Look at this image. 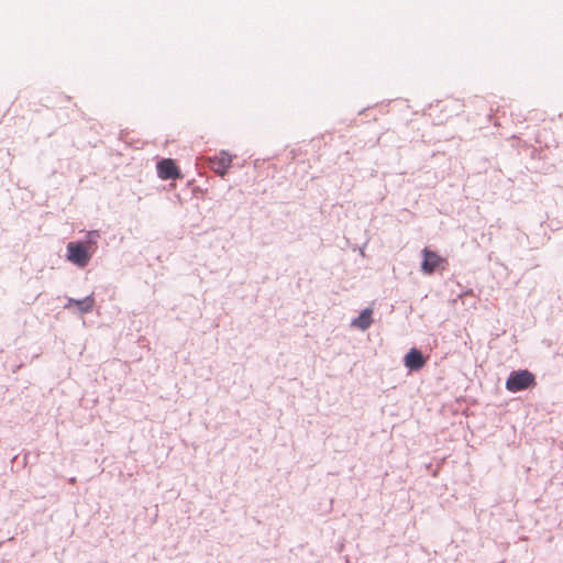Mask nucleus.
<instances>
[{"label":"nucleus","mask_w":563,"mask_h":563,"mask_svg":"<svg viewBox=\"0 0 563 563\" xmlns=\"http://www.w3.org/2000/svg\"><path fill=\"white\" fill-rule=\"evenodd\" d=\"M93 298L91 296H88L81 300L70 299L69 306L76 305L81 312H89L93 307Z\"/></svg>","instance_id":"6e6552de"},{"label":"nucleus","mask_w":563,"mask_h":563,"mask_svg":"<svg viewBox=\"0 0 563 563\" xmlns=\"http://www.w3.org/2000/svg\"><path fill=\"white\" fill-rule=\"evenodd\" d=\"M373 310L369 308L364 309L357 318H355L352 321V325L360 329V330H366L371 327L373 319H372Z\"/></svg>","instance_id":"0eeeda50"},{"label":"nucleus","mask_w":563,"mask_h":563,"mask_svg":"<svg viewBox=\"0 0 563 563\" xmlns=\"http://www.w3.org/2000/svg\"><path fill=\"white\" fill-rule=\"evenodd\" d=\"M534 385V375L527 369L512 372L506 382V388L511 393L525 390L527 388L533 387Z\"/></svg>","instance_id":"f03ea898"},{"label":"nucleus","mask_w":563,"mask_h":563,"mask_svg":"<svg viewBox=\"0 0 563 563\" xmlns=\"http://www.w3.org/2000/svg\"><path fill=\"white\" fill-rule=\"evenodd\" d=\"M422 253L423 261L421 269L426 274H432L444 262L440 255L435 252L429 251L428 249H424Z\"/></svg>","instance_id":"20e7f679"},{"label":"nucleus","mask_w":563,"mask_h":563,"mask_svg":"<svg viewBox=\"0 0 563 563\" xmlns=\"http://www.w3.org/2000/svg\"><path fill=\"white\" fill-rule=\"evenodd\" d=\"M157 174L161 179H177L181 177L180 170L175 162L170 158H165L157 164Z\"/></svg>","instance_id":"7ed1b4c3"},{"label":"nucleus","mask_w":563,"mask_h":563,"mask_svg":"<svg viewBox=\"0 0 563 563\" xmlns=\"http://www.w3.org/2000/svg\"><path fill=\"white\" fill-rule=\"evenodd\" d=\"M426 357L417 349H411L405 356L404 363L410 371H419L426 365Z\"/></svg>","instance_id":"423d86ee"},{"label":"nucleus","mask_w":563,"mask_h":563,"mask_svg":"<svg viewBox=\"0 0 563 563\" xmlns=\"http://www.w3.org/2000/svg\"><path fill=\"white\" fill-rule=\"evenodd\" d=\"M232 163V157L227 152H221L219 155L214 156L213 158H210V168L223 176L227 170L230 168Z\"/></svg>","instance_id":"39448f33"},{"label":"nucleus","mask_w":563,"mask_h":563,"mask_svg":"<svg viewBox=\"0 0 563 563\" xmlns=\"http://www.w3.org/2000/svg\"><path fill=\"white\" fill-rule=\"evenodd\" d=\"M97 238H99L97 232H89L87 234L88 245L82 242H69L67 244V260L79 267L87 266L95 251L93 245Z\"/></svg>","instance_id":"f257e3e1"}]
</instances>
